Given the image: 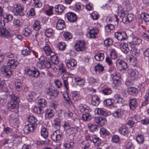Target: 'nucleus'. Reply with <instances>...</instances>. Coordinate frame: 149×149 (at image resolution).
I'll list each match as a JSON object with an SVG mask.
<instances>
[{
	"mask_svg": "<svg viewBox=\"0 0 149 149\" xmlns=\"http://www.w3.org/2000/svg\"><path fill=\"white\" fill-rule=\"evenodd\" d=\"M27 119L29 123L25 125L24 129V133L26 134L33 131L38 122L37 118L33 116L29 115L28 116Z\"/></svg>",
	"mask_w": 149,
	"mask_h": 149,
	"instance_id": "f257e3e1",
	"label": "nucleus"
},
{
	"mask_svg": "<svg viewBox=\"0 0 149 149\" xmlns=\"http://www.w3.org/2000/svg\"><path fill=\"white\" fill-rule=\"evenodd\" d=\"M24 10V5L20 3L16 4L14 6L13 11L15 15L24 16L25 14Z\"/></svg>",
	"mask_w": 149,
	"mask_h": 149,
	"instance_id": "f03ea898",
	"label": "nucleus"
},
{
	"mask_svg": "<svg viewBox=\"0 0 149 149\" xmlns=\"http://www.w3.org/2000/svg\"><path fill=\"white\" fill-rule=\"evenodd\" d=\"M1 71L3 76L6 77H10L12 74L10 68L8 65H3L1 68Z\"/></svg>",
	"mask_w": 149,
	"mask_h": 149,
	"instance_id": "7ed1b4c3",
	"label": "nucleus"
},
{
	"mask_svg": "<svg viewBox=\"0 0 149 149\" xmlns=\"http://www.w3.org/2000/svg\"><path fill=\"white\" fill-rule=\"evenodd\" d=\"M62 134L58 130L53 132L51 136L52 140L56 143H59L61 139Z\"/></svg>",
	"mask_w": 149,
	"mask_h": 149,
	"instance_id": "20e7f679",
	"label": "nucleus"
},
{
	"mask_svg": "<svg viewBox=\"0 0 149 149\" xmlns=\"http://www.w3.org/2000/svg\"><path fill=\"white\" fill-rule=\"evenodd\" d=\"M117 68L119 70H125L127 68V63L120 59H118L116 61Z\"/></svg>",
	"mask_w": 149,
	"mask_h": 149,
	"instance_id": "39448f33",
	"label": "nucleus"
},
{
	"mask_svg": "<svg viewBox=\"0 0 149 149\" xmlns=\"http://www.w3.org/2000/svg\"><path fill=\"white\" fill-rule=\"evenodd\" d=\"M28 74L30 77L37 78L40 76V73L38 70L35 68L30 69L28 71Z\"/></svg>",
	"mask_w": 149,
	"mask_h": 149,
	"instance_id": "423d86ee",
	"label": "nucleus"
},
{
	"mask_svg": "<svg viewBox=\"0 0 149 149\" xmlns=\"http://www.w3.org/2000/svg\"><path fill=\"white\" fill-rule=\"evenodd\" d=\"M115 36L118 40L120 41L125 40L127 38V34L124 31L116 32L115 33Z\"/></svg>",
	"mask_w": 149,
	"mask_h": 149,
	"instance_id": "0eeeda50",
	"label": "nucleus"
},
{
	"mask_svg": "<svg viewBox=\"0 0 149 149\" xmlns=\"http://www.w3.org/2000/svg\"><path fill=\"white\" fill-rule=\"evenodd\" d=\"M46 93L52 97L53 98H55L56 97L59 93L57 90L52 89V88H47Z\"/></svg>",
	"mask_w": 149,
	"mask_h": 149,
	"instance_id": "6e6552de",
	"label": "nucleus"
},
{
	"mask_svg": "<svg viewBox=\"0 0 149 149\" xmlns=\"http://www.w3.org/2000/svg\"><path fill=\"white\" fill-rule=\"evenodd\" d=\"M85 44L84 41H79L76 42L75 44L74 47L77 51H81L85 48Z\"/></svg>",
	"mask_w": 149,
	"mask_h": 149,
	"instance_id": "1a4fd4ad",
	"label": "nucleus"
},
{
	"mask_svg": "<svg viewBox=\"0 0 149 149\" xmlns=\"http://www.w3.org/2000/svg\"><path fill=\"white\" fill-rule=\"evenodd\" d=\"M8 65L10 68H15L19 64L18 61L15 59H12L8 60Z\"/></svg>",
	"mask_w": 149,
	"mask_h": 149,
	"instance_id": "9d476101",
	"label": "nucleus"
},
{
	"mask_svg": "<svg viewBox=\"0 0 149 149\" xmlns=\"http://www.w3.org/2000/svg\"><path fill=\"white\" fill-rule=\"evenodd\" d=\"M138 104V102L136 98L131 99L129 100V107L132 110L135 109L137 107Z\"/></svg>",
	"mask_w": 149,
	"mask_h": 149,
	"instance_id": "9b49d317",
	"label": "nucleus"
},
{
	"mask_svg": "<svg viewBox=\"0 0 149 149\" xmlns=\"http://www.w3.org/2000/svg\"><path fill=\"white\" fill-rule=\"evenodd\" d=\"M128 73L130 77H132L134 79L137 80L138 78V72L137 71L129 69Z\"/></svg>",
	"mask_w": 149,
	"mask_h": 149,
	"instance_id": "f8f14e48",
	"label": "nucleus"
},
{
	"mask_svg": "<svg viewBox=\"0 0 149 149\" xmlns=\"http://www.w3.org/2000/svg\"><path fill=\"white\" fill-rule=\"evenodd\" d=\"M66 17L68 20L71 22H74L77 19L75 14L71 12L68 13L66 14Z\"/></svg>",
	"mask_w": 149,
	"mask_h": 149,
	"instance_id": "ddd939ff",
	"label": "nucleus"
},
{
	"mask_svg": "<svg viewBox=\"0 0 149 149\" xmlns=\"http://www.w3.org/2000/svg\"><path fill=\"white\" fill-rule=\"evenodd\" d=\"M133 17V15L131 14H128L123 17L122 21L124 24H128L132 21Z\"/></svg>",
	"mask_w": 149,
	"mask_h": 149,
	"instance_id": "4468645a",
	"label": "nucleus"
},
{
	"mask_svg": "<svg viewBox=\"0 0 149 149\" xmlns=\"http://www.w3.org/2000/svg\"><path fill=\"white\" fill-rule=\"evenodd\" d=\"M100 102V99L98 96L95 95L92 96L91 97V104L95 106L98 105Z\"/></svg>",
	"mask_w": 149,
	"mask_h": 149,
	"instance_id": "2eb2a0df",
	"label": "nucleus"
},
{
	"mask_svg": "<svg viewBox=\"0 0 149 149\" xmlns=\"http://www.w3.org/2000/svg\"><path fill=\"white\" fill-rule=\"evenodd\" d=\"M66 27L65 22L61 19H58L56 23V28L58 30H61Z\"/></svg>",
	"mask_w": 149,
	"mask_h": 149,
	"instance_id": "dca6fc26",
	"label": "nucleus"
},
{
	"mask_svg": "<svg viewBox=\"0 0 149 149\" xmlns=\"http://www.w3.org/2000/svg\"><path fill=\"white\" fill-rule=\"evenodd\" d=\"M10 33L6 29V28L3 27L0 28V36L3 37L7 38L9 37Z\"/></svg>",
	"mask_w": 149,
	"mask_h": 149,
	"instance_id": "f3484780",
	"label": "nucleus"
},
{
	"mask_svg": "<svg viewBox=\"0 0 149 149\" xmlns=\"http://www.w3.org/2000/svg\"><path fill=\"white\" fill-rule=\"evenodd\" d=\"M95 121L100 126L103 125L106 122V120L104 117H97L95 118Z\"/></svg>",
	"mask_w": 149,
	"mask_h": 149,
	"instance_id": "a211bd4d",
	"label": "nucleus"
},
{
	"mask_svg": "<svg viewBox=\"0 0 149 149\" xmlns=\"http://www.w3.org/2000/svg\"><path fill=\"white\" fill-rule=\"evenodd\" d=\"M120 46L122 51L125 53H127L128 52L130 49L128 47V45L127 43L123 42L120 43Z\"/></svg>",
	"mask_w": 149,
	"mask_h": 149,
	"instance_id": "6ab92c4d",
	"label": "nucleus"
},
{
	"mask_svg": "<svg viewBox=\"0 0 149 149\" xmlns=\"http://www.w3.org/2000/svg\"><path fill=\"white\" fill-rule=\"evenodd\" d=\"M98 33V29L95 27H93V29H90L88 32L90 37L92 38H95L97 34Z\"/></svg>",
	"mask_w": 149,
	"mask_h": 149,
	"instance_id": "aec40b11",
	"label": "nucleus"
},
{
	"mask_svg": "<svg viewBox=\"0 0 149 149\" xmlns=\"http://www.w3.org/2000/svg\"><path fill=\"white\" fill-rule=\"evenodd\" d=\"M66 64L69 68H73L77 64L76 61L72 58H71L67 61Z\"/></svg>",
	"mask_w": 149,
	"mask_h": 149,
	"instance_id": "412c9836",
	"label": "nucleus"
},
{
	"mask_svg": "<svg viewBox=\"0 0 149 149\" xmlns=\"http://www.w3.org/2000/svg\"><path fill=\"white\" fill-rule=\"evenodd\" d=\"M44 57L41 56L39 58V61L38 62L36 65L37 67L40 69H41L45 68L44 65V59H43Z\"/></svg>",
	"mask_w": 149,
	"mask_h": 149,
	"instance_id": "4be33fe9",
	"label": "nucleus"
},
{
	"mask_svg": "<svg viewBox=\"0 0 149 149\" xmlns=\"http://www.w3.org/2000/svg\"><path fill=\"white\" fill-rule=\"evenodd\" d=\"M119 132L122 134L125 135L128 133V128L125 126H123L118 129Z\"/></svg>",
	"mask_w": 149,
	"mask_h": 149,
	"instance_id": "5701e85b",
	"label": "nucleus"
},
{
	"mask_svg": "<svg viewBox=\"0 0 149 149\" xmlns=\"http://www.w3.org/2000/svg\"><path fill=\"white\" fill-rule=\"evenodd\" d=\"M8 107L10 109H15L19 107L18 102L10 101L7 104Z\"/></svg>",
	"mask_w": 149,
	"mask_h": 149,
	"instance_id": "b1692460",
	"label": "nucleus"
},
{
	"mask_svg": "<svg viewBox=\"0 0 149 149\" xmlns=\"http://www.w3.org/2000/svg\"><path fill=\"white\" fill-rule=\"evenodd\" d=\"M13 17L12 15L9 14H5L2 16L3 21L6 22L12 21L13 19Z\"/></svg>",
	"mask_w": 149,
	"mask_h": 149,
	"instance_id": "393cba45",
	"label": "nucleus"
},
{
	"mask_svg": "<svg viewBox=\"0 0 149 149\" xmlns=\"http://www.w3.org/2000/svg\"><path fill=\"white\" fill-rule=\"evenodd\" d=\"M54 115V111L52 109H48L46 112L45 116L49 119L53 118Z\"/></svg>",
	"mask_w": 149,
	"mask_h": 149,
	"instance_id": "a878e982",
	"label": "nucleus"
},
{
	"mask_svg": "<svg viewBox=\"0 0 149 149\" xmlns=\"http://www.w3.org/2000/svg\"><path fill=\"white\" fill-rule=\"evenodd\" d=\"M95 114L102 115L105 116H107L108 114L106 111L100 108H96L95 109Z\"/></svg>",
	"mask_w": 149,
	"mask_h": 149,
	"instance_id": "bb28decb",
	"label": "nucleus"
},
{
	"mask_svg": "<svg viewBox=\"0 0 149 149\" xmlns=\"http://www.w3.org/2000/svg\"><path fill=\"white\" fill-rule=\"evenodd\" d=\"M141 42V40L138 38L134 36L132 40V42L130 43L131 45H139Z\"/></svg>",
	"mask_w": 149,
	"mask_h": 149,
	"instance_id": "cd10ccee",
	"label": "nucleus"
},
{
	"mask_svg": "<svg viewBox=\"0 0 149 149\" xmlns=\"http://www.w3.org/2000/svg\"><path fill=\"white\" fill-rule=\"evenodd\" d=\"M136 140L139 144H143L144 141V137L142 135L138 134L136 136Z\"/></svg>",
	"mask_w": 149,
	"mask_h": 149,
	"instance_id": "c85d7f7f",
	"label": "nucleus"
},
{
	"mask_svg": "<svg viewBox=\"0 0 149 149\" xmlns=\"http://www.w3.org/2000/svg\"><path fill=\"white\" fill-rule=\"evenodd\" d=\"M62 78L63 80L65 87V88L66 90H69V86L68 82L67 81L68 75L64 74L62 76Z\"/></svg>",
	"mask_w": 149,
	"mask_h": 149,
	"instance_id": "c756f323",
	"label": "nucleus"
},
{
	"mask_svg": "<svg viewBox=\"0 0 149 149\" xmlns=\"http://www.w3.org/2000/svg\"><path fill=\"white\" fill-rule=\"evenodd\" d=\"M44 64L45 68H51L53 70H54L52 63L50 59L47 60L45 61L44 60Z\"/></svg>",
	"mask_w": 149,
	"mask_h": 149,
	"instance_id": "7c9ffc66",
	"label": "nucleus"
},
{
	"mask_svg": "<svg viewBox=\"0 0 149 149\" xmlns=\"http://www.w3.org/2000/svg\"><path fill=\"white\" fill-rule=\"evenodd\" d=\"M43 50L46 54L47 55H51L52 53V51L50 48L49 45L46 44L45 47L43 48Z\"/></svg>",
	"mask_w": 149,
	"mask_h": 149,
	"instance_id": "2f4dec72",
	"label": "nucleus"
},
{
	"mask_svg": "<svg viewBox=\"0 0 149 149\" xmlns=\"http://www.w3.org/2000/svg\"><path fill=\"white\" fill-rule=\"evenodd\" d=\"M15 89L18 91H20L22 88V86L21 81L17 80L15 82Z\"/></svg>",
	"mask_w": 149,
	"mask_h": 149,
	"instance_id": "473e14b6",
	"label": "nucleus"
},
{
	"mask_svg": "<svg viewBox=\"0 0 149 149\" xmlns=\"http://www.w3.org/2000/svg\"><path fill=\"white\" fill-rule=\"evenodd\" d=\"M123 111L120 109H118L113 113V116L115 117L118 118L120 117L123 114Z\"/></svg>",
	"mask_w": 149,
	"mask_h": 149,
	"instance_id": "72a5a7b5",
	"label": "nucleus"
},
{
	"mask_svg": "<svg viewBox=\"0 0 149 149\" xmlns=\"http://www.w3.org/2000/svg\"><path fill=\"white\" fill-rule=\"evenodd\" d=\"M31 49L30 47H27L26 49L22 51V54L24 56L29 55L31 53Z\"/></svg>",
	"mask_w": 149,
	"mask_h": 149,
	"instance_id": "f704fd0d",
	"label": "nucleus"
},
{
	"mask_svg": "<svg viewBox=\"0 0 149 149\" xmlns=\"http://www.w3.org/2000/svg\"><path fill=\"white\" fill-rule=\"evenodd\" d=\"M60 120L58 118H56L54 120L53 125L57 129H59L60 127Z\"/></svg>",
	"mask_w": 149,
	"mask_h": 149,
	"instance_id": "c9c22d12",
	"label": "nucleus"
},
{
	"mask_svg": "<svg viewBox=\"0 0 149 149\" xmlns=\"http://www.w3.org/2000/svg\"><path fill=\"white\" fill-rule=\"evenodd\" d=\"M92 139V141L94 143L95 146H98L100 144V140L99 138L94 136Z\"/></svg>",
	"mask_w": 149,
	"mask_h": 149,
	"instance_id": "e433bc0d",
	"label": "nucleus"
},
{
	"mask_svg": "<svg viewBox=\"0 0 149 149\" xmlns=\"http://www.w3.org/2000/svg\"><path fill=\"white\" fill-rule=\"evenodd\" d=\"M88 128L92 132L95 131L97 128V125L96 124L94 123H90L88 124Z\"/></svg>",
	"mask_w": 149,
	"mask_h": 149,
	"instance_id": "4c0bfd02",
	"label": "nucleus"
},
{
	"mask_svg": "<svg viewBox=\"0 0 149 149\" xmlns=\"http://www.w3.org/2000/svg\"><path fill=\"white\" fill-rule=\"evenodd\" d=\"M111 78L113 80L121 79V76L120 74L115 72L111 75Z\"/></svg>",
	"mask_w": 149,
	"mask_h": 149,
	"instance_id": "58836bf2",
	"label": "nucleus"
},
{
	"mask_svg": "<svg viewBox=\"0 0 149 149\" xmlns=\"http://www.w3.org/2000/svg\"><path fill=\"white\" fill-rule=\"evenodd\" d=\"M55 11L57 13L62 12L64 9V6L62 5H59L56 6Z\"/></svg>",
	"mask_w": 149,
	"mask_h": 149,
	"instance_id": "ea45409f",
	"label": "nucleus"
},
{
	"mask_svg": "<svg viewBox=\"0 0 149 149\" xmlns=\"http://www.w3.org/2000/svg\"><path fill=\"white\" fill-rule=\"evenodd\" d=\"M41 28L40 22L38 20L35 21L33 25V28L36 31H38Z\"/></svg>",
	"mask_w": 149,
	"mask_h": 149,
	"instance_id": "a19ab883",
	"label": "nucleus"
},
{
	"mask_svg": "<svg viewBox=\"0 0 149 149\" xmlns=\"http://www.w3.org/2000/svg\"><path fill=\"white\" fill-rule=\"evenodd\" d=\"M41 136L44 138L47 139L48 136V133L46 129L44 127L42 128L41 131Z\"/></svg>",
	"mask_w": 149,
	"mask_h": 149,
	"instance_id": "79ce46f5",
	"label": "nucleus"
},
{
	"mask_svg": "<svg viewBox=\"0 0 149 149\" xmlns=\"http://www.w3.org/2000/svg\"><path fill=\"white\" fill-rule=\"evenodd\" d=\"M39 105L42 107H45L47 105V102L46 100L44 99H40L38 100Z\"/></svg>",
	"mask_w": 149,
	"mask_h": 149,
	"instance_id": "37998d69",
	"label": "nucleus"
},
{
	"mask_svg": "<svg viewBox=\"0 0 149 149\" xmlns=\"http://www.w3.org/2000/svg\"><path fill=\"white\" fill-rule=\"evenodd\" d=\"M104 57V54L103 53H99L96 54L95 56V59L97 61L102 60Z\"/></svg>",
	"mask_w": 149,
	"mask_h": 149,
	"instance_id": "c03bdc74",
	"label": "nucleus"
},
{
	"mask_svg": "<svg viewBox=\"0 0 149 149\" xmlns=\"http://www.w3.org/2000/svg\"><path fill=\"white\" fill-rule=\"evenodd\" d=\"M104 70V67L102 65L98 64L95 67V70L98 72L99 73L102 72Z\"/></svg>",
	"mask_w": 149,
	"mask_h": 149,
	"instance_id": "a18cd8bd",
	"label": "nucleus"
},
{
	"mask_svg": "<svg viewBox=\"0 0 149 149\" xmlns=\"http://www.w3.org/2000/svg\"><path fill=\"white\" fill-rule=\"evenodd\" d=\"M23 34L25 36L27 37L30 35L31 33V31L29 28H25L22 32Z\"/></svg>",
	"mask_w": 149,
	"mask_h": 149,
	"instance_id": "49530a36",
	"label": "nucleus"
},
{
	"mask_svg": "<svg viewBox=\"0 0 149 149\" xmlns=\"http://www.w3.org/2000/svg\"><path fill=\"white\" fill-rule=\"evenodd\" d=\"M80 95L77 92L74 91L72 93V97L74 101H77L79 98Z\"/></svg>",
	"mask_w": 149,
	"mask_h": 149,
	"instance_id": "de8ad7c7",
	"label": "nucleus"
},
{
	"mask_svg": "<svg viewBox=\"0 0 149 149\" xmlns=\"http://www.w3.org/2000/svg\"><path fill=\"white\" fill-rule=\"evenodd\" d=\"M91 117L89 113H85L82 116V119L85 121H89L91 119Z\"/></svg>",
	"mask_w": 149,
	"mask_h": 149,
	"instance_id": "09e8293b",
	"label": "nucleus"
},
{
	"mask_svg": "<svg viewBox=\"0 0 149 149\" xmlns=\"http://www.w3.org/2000/svg\"><path fill=\"white\" fill-rule=\"evenodd\" d=\"M51 61L54 64L57 65L58 63V57L56 55H52L51 56Z\"/></svg>",
	"mask_w": 149,
	"mask_h": 149,
	"instance_id": "8fccbe9b",
	"label": "nucleus"
},
{
	"mask_svg": "<svg viewBox=\"0 0 149 149\" xmlns=\"http://www.w3.org/2000/svg\"><path fill=\"white\" fill-rule=\"evenodd\" d=\"M63 97L66 101V103H68L70 106L72 104V103L70 100L68 95L67 93H65L63 95Z\"/></svg>",
	"mask_w": 149,
	"mask_h": 149,
	"instance_id": "3c124183",
	"label": "nucleus"
},
{
	"mask_svg": "<svg viewBox=\"0 0 149 149\" xmlns=\"http://www.w3.org/2000/svg\"><path fill=\"white\" fill-rule=\"evenodd\" d=\"M128 90L129 94L131 95L137 94L138 92L137 89L134 87L130 88Z\"/></svg>",
	"mask_w": 149,
	"mask_h": 149,
	"instance_id": "603ef678",
	"label": "nucleus"
},
{
	"mask_svg": "<svg viewBox=\"0 0 149 149\" xmlns=\"http://www.w3.org/2000/svg\"><path fill=\"white\" fill-rule=\"evenodd\" d=\"M79 127H71L68 131L70 134H74L77 133L78 132L77 129Z\"/></svg>",
	"mask_w": 149,
	"mask_h": 149,
	"instance_id": "864d4df0",
	"label": "nucleus"
},
{
	"mask_svg": "<svg viewBox=\"0 0 149 149\" xmlns=\"http://www.w3.org/2000/svg\"><path fill=\"white\" fill-rule=\"evenodd\" d=\"M33 111L35 113L38 114H42L44 112L43 111L40 107H35L33 108Z\"/></svg>",
	"mask_w": 149,
	"mask_h": 149,
	"instance_id": "5fc2aeb1",
	"label": "nucleus"
},
{
	"mask_svg": "<svg viewBox=\"0 0 149 149\" xmlns=\"http://www.w3.org/2000/svg\"><path fill=\"white\" fill-rule=\"evenodd\" d=\"M113 42L111 39L108 38L106 39L104 41V46H109L111 45L113 43Z\"/></svg>",
	"mask_w": 149,
	"mask_h": 149,
	"instance_id": "6e6d98bb",
	"label": "nucleus"
},
{
	"mask_svg": "<svg viewBox=\"0 0 149 149\" xmlns=\"http://www.w3.org/2000/svg\"><path fill=\"white\" fill-rule=\"evenodd\" d=\"M110 56L111 58L113 59H114L117 58V54L114 49H112L111 50L110 53Z\"/></svg>",
	"mask_w": 149,
	"mask_h": 149,
	"instance_id": "4d7b16f0",
	"label": "nucleus"
},
{
	"mask_svg": "<svg viewBox=\"0 0 149 149\" xmlns=\"http://www.w3.org/2000/svg\"><path fill=\"white\" fill-rule=\"evenodd\" d=\"M114 28V26L111 24H108L105 27V29L107 32H109Z\"/></svg>",
	"mask_w": 149,
	"mask_h": 149,
	"instance_id": "13d9d810",
	"label": "nucleus"
},
{
	"mask_svg": "<svg viewBox=\"0 0 149 149\" xmlns=\"http://www.w3.org/2000/svg\"><path fill=\"white\" fill-rule=\"evenodd\" d=\"M63 36L65 39L67 40L70 39L72 37V34L69 32H65L63 34Z\"/></svg>",
	"mask_w": 149,
	"mask_h": 149,
	"instance_id": "bf43d9fd",
	"label": "nucleus"
},
{
	"mask_svg": "<svg viewBox=\"0 0 149 149\" xmlns=\"http://www.w3.org/2000/svg\"><path fill=\"white\" fill-rule=\"evenodd\" d=\"M103 94L105 95H108L110 94L111 93V89L109 88H106L104 89L102 91Z\"/></svg>",
	"mask_w": 149,
	"mask_h": 149,
	"instance_id": "052dcab7",
	"label": "nucleus"
},
{
	"mask_svg": "<svg viewBox=\"0 0 149 149\" xmlns=\"http://www.w3.org/2000/svg\"><path fill=\"white\" fill-rule=\"evenodd\" d=\"M34 6L36 8H40L42 6V3L39 0H33Z\"/></svg>",
	"mask_w": 149,
	"mask_h": 149,
	"instance_id": "680f3d73",
	"label": "nucleus"
},
{
	"mask_svg": "<svg viewBox=\"0 0 149 149\" xmlns=\"http://www.w3.org/2000/svg\"><path fill=\"white\" fill-rule=\"evenodd\" d=\"M53 30L52 29L49 28L46 29L45 31V34L48 37L50 36L53 33Z\"/></svg>",
	"mask_w": 149,
	"mask_h": 149,
	"instance_id": "e2e57ef3",
	"label": "nucleus"
},
{
	"mask_svg": "<svg viewBox=\"0 0 149 149\" xmlns=\"http://www.w3.org/2000/svg\"><path fill=\"white\" fill-rule=\"evenodd\" d=\"M149 98V92H147L145 96V100L143 103L142 105V106H145L147 104L148 102V100Z\"/></svg>",
	"mask_w": 149,
	"mask_h": 149,
	"instance_id": "0e129e2a",
	"label": "nucleus"
},
{
	"mask_svg": "<svg viewBox=\"0 0 149 149\" xmlns=\"http://www.w3.org/2000/svg\"><path fill=\"white\" fill-rule=\"evenodd\" d=\"M65 47V44L64 42H60L58 46V48L61 50H64Z\"/></svg>",
	"mask_w": 149,
	"mask_h": 149,
	"instance_id": "69168bd1",
	"label": "nucleus"
},
{
	"mask_svg": "<svg viewBox=\"0 0 149 149\" xmlns=\"http://www.w3.org/2000/svg\"><path fill=\"white\" fill-rule=\"evenodd\" d=\"M125 146L127 149H134L132 143L131 141L127 142Z\"/></svg>",
	"mask_w": 149,
	"mask_h": 149,
	"instance_id": "338daca9",
	"label": "nucleus"
},
{
	"mask_svg": "<svg viewBox=\"0 0 149 149\" xmlns=\"http://www.w3.org/2000/svg\"><path fill=\"white\" fill-rule=\"evenodd\" d=\"M143 16V20L146 22L149 21V14L143 13L141 14V16Z\"/></svg>",
	"mask_w": 149,
	"mask_h": 149,
	"instance_id": "774afa93",
	"label": "nucleus"
}]
</instances>
